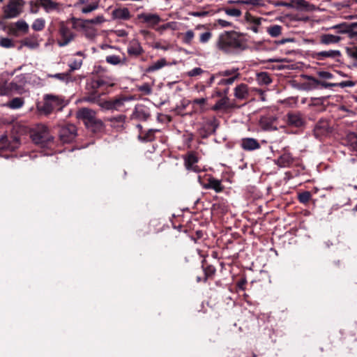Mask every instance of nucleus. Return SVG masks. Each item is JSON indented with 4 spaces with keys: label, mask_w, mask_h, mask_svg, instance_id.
Masks as SVG:
<instances>
[{
    "label": "nucleus",
    "mask_w": 357,
    "mask_h": 357,
    "mask_svg": "<svg viewBox=\"0 0 357 357\" xmlns=\"http://www.w3.org/2000/svg\"><path fill=\"white\" fill-rule=\"evenodd\" d=\"M97 90L91 88V90L86 92L83 97V101L97 104L101 98V94L98 93Z\"/></svg>",
    "instance_id": "27"
},
{
    "label": "nucleus",
    "mask_w": 357,
    "mask_h": 357,
    "mask_svg": "<svg viewBox=\"0 0 357 357\" xmlns=\"http://www.w3.org/2000/svg\"><path fill=\"white\" fill-rule=\"evenodd\" d=\"M203 72H204V70L201 68L197 67V68H195L192 69L191 70L188 71V75L189 77H195V76L201 75Z\"/></svg>",
    "instance_id": "60"
},
{
    "label": "nucleus",
    "mask_w": 357,
    "mask_h": 357,
    "mask_svg": "<svg viewBox=\"0 0 357 357\" xmlns=\"http://www.w3.org/2000/svg\"><path fill=\"white\" fill-rule=\"evenodd\" d=\"M112 16L114 19L127 20L130 18V13L127 8H116L112 11Z\"/></svg>",
    "instance_id": "29"
},
{
    "label": "nucleus",
    "mask_w": 357,
    "mask_h": 357,
    "mask_svg": "<svg viewBox=\"0 0 357 357\" xmlns=\"http://www.w3.org/2000/svg\"><path fill=\"white\" fill-rule=\"evenodd\" d=\"M238 68H232L230 70H225L222 72H220V75L222 76H230V75H234L236 73H238Z\"/></svg>",
    "instance_id": "62"
},
{
    "label": "nucleus",
    "mask_w": 357,
    "mask_h": 357,
    "mask_svg": "<svg viewBox=\"0 0 357 357\" xmlns=\"http://www.w3.org/2000/svg\"><path fill=\"white\" fill-rule=\"evenodd\" d=\"M133 115L135 118L142 121H146L150 117L149 112L142 107H136Z\"/></svg>",
    "instance_id": "35"
},
{
    "label": "nucleus",
    "mask_w": 357,
    "mask_h": 357,
    "mask_svg": "<svg viewBox=\"0 0 357 357\" xmlns=\"http://www.w3.org/2000/svg\"><path fill=\"white\" fill-rule=\"evenodd\" d=\"M20 145V139L16 136L8 137L6 135H3L0 137V151H13L18 149Z\"/></svg>",
    "instance_id": "7"
},
{
    "label": "nucleus",
    "mask_w": 357,
    "mask_h": 357,
    "mask_svg": "<svg viewBox=\"0 0 357 357\" xmlns=\"http://www.w3.org/2000/svg\"><path fill=\"white\" fill-rule=\"evenodd\" d=\"M105 22V18L102 15H100L96 16L94 18L89 19V20H82V27H86L87 25L92 24H101L102 23Z\"/></svg>",
    "instance_id": "34"
},
{
    "label": "nucleus",
    "mask_w": 357,
    "mask_h": 357,
    "mask_svg": "<svg viewBox=\"0 0 357 357\" xmlns=\"http://www.w3.org/2000/svg\"><path fill=\"white\" fill-rule=\"evenodd\" d=\"M105 61L107 63L114 66H116L119 64L126 65L127 63V59L126 57L121 59L120 56L116 55L107 56L105 58Z\"/></svg>",
    "instance_id": "31"
},
{
    "label": "nucleus",
    "mask_w": 357,
    "mask_h": 357,
    "mask_svg": "<svg viewBox=\"0 0 357 357\" xmlns=\"http://www.w3.org/2000/svg\"><path fill=\"white\" fill-rule=\"evenodd\" d=\"M91 88L94 89H98L101 87H109L112 86L114 83L112 80L109 78L99 77L96 79H93L91 83Z\"/></svg>",
    "instance_id": "24"
},
{
    "label": "nucleus",
    "mask_w": 357,
    "mask_h": 357,
    "mask_svg": "<svg viewBox=\"0 0 357 357\" xmlns=\"http://www.w3.org/2000/svg\"><path fill=\"white\" fill-rule=\"evenodd\" d=\"M234 96L238 100H245L249 96L248 86L245 84H240L234 89Z\"/></svg>",
    "instance_id": "23"
},
{
    "label": "nucleus",
    "mask_w": 357,
    "mask_h": 357,
    "mask_svg": "<svg viewBox=\"0 0 357 357\" xmlns=\"http://www.w3.org/2000/svg\"><path fill=\"white\" fill-rule=\"evenodd\" d=\"M252 91H255L257 94H259V96H260V99H261V101H265L266 100L265 92L262 89H257V88H253V89H252Z\"/></svg>",
    "instance_id": "63"
},
{
    "label": "nucleus",
    "mask_w": 357,
    "mask_h": 357,
    "mask_svg": "<svg viewBox=\"0 0 357 357\" xmlns=\"http://www.w3.org/2000/svg\"><path fill=\"white\" fill-rule=\"evenodd\" d=\"M36 3L41 6L44 10L49 13L52 11L58 13L62 10V4L52 0H36Z\"/></svg>",
    "instance_id": "12"
},
{
    "label": "nucleus",
    "mask_w": 357,
    "mask_h": 357,
    "mask_svg": "<svg viewBox=\"0 0 357 357\" xmlns=\"http://www.w3.org/2000/svg\"><path fill=\"white\" fill-rule=\"evenodd\" d=\"M15 26L17 30L22 31L24 33H27L29 31V25L28 24L23 20H18L15 22Z\"/></svg>",
    "instance_id": "48"
},
{
    "label": "nucleus",
    "mask_w": 357,
    "mask_h": 357,
    "mask_svg": "<svg viewBox=\"0 0 357 357\" xmlns=\"http://www.w3.org/2000/svg\"><path fill=\"white\" fill-rule=\"evenodd\" d=\"M82 65V59H79V60L75 59V60L73 61L68 65V66L70 68L68 73H70L71 74V73L73 72L74 70L79 69L81 68Z\"/></svg>",
    "instance_id": "51"
},
{
    "label": "nucleus",
    "mask_w": 357,
    "mask_h": 357,
    "mask_svg": "<svg viewBox=\"0 0 357 357\" xmlns=\"http://www.w3.org/2000/svg\"><path fill=\"white\" fill-rule=\"evenodd\" d=\"M267 32L272 37H277L281 34L282 26L280 25H274V26H270L268 28Z\"/></svg>",
    "instance_id": "46"
},
{
    "label": "nucleus",
    "mask_w": 357,
    "mask_h": 357,
    "mask_svg": "<svg viewBox=\"0 0 357 357\" xmlns=\"http://www.w3.org/2000/svg\"><path fill=\"white\" fill-rule=\"evenodd\" d=\"M332 132L329 122L326 119H320L314 126V135L316 138L327 136Z\"/></svg>",
    "instance_id": "9"
},
{
    "label": "nucleus",
    "mask_w": 357,
    "mask_h": 357,
    "mask_svg": "<svg viewBox=\"0 0 357 357\" xmlns=\"http://www.w3.org/2000/svg\"><path fill=\"white\" fill-rule=\"evenodd\" d=\"M24 104L23 98H14L6 104V106L12 109L21 108Z\"/></svg>",
    "instance_id": "36"
},
{
    "label": "nucleus",
    "mask_w": 357,
    "mask_h": 357,
    "mask_svg": "<svg viewBox=\"0 0 357 357\" xmlns=\"http://www.w3.org/2000/svg\"><path fill=\"white\" fill-rule=\"evenodd\" d=\"M139 90L144 93V94L146 95H149L152 92V89L151 87L150 86V85L147 83H145L144 84H142V86H140L139 87Z\"/></svg>",
    "instance_id": "57"
},
{
    "label": "nucleus",
    "mask_w": 357,
    "mask_h": 357,
    "mask_svg": "<svg viewBox=\"0 0 357 357\" xmlns=\"http://www.w3.org/2000/svg\"><path fill=\"white\" fill-rule=\"evenodd\" d=\"M202 268L204 273L203 281L206 282L208 278L213 277L215 275L216 269L212 265H207L206 266L202 265Z\"/></svg>",
    "instance_id": "40"
},
{
    "label": "nucleus",
    "mask_w": 357,
    "mask_h": 357,
    "mask_svg": "<svg viewBox=\"0 0 357 357\" xmlns=\"http://www.w3.org/2000/svg\"><path fill=\"white\" fill-rule=\"evenodd\" d=\"M0 46L4 48H10L15 46L13 40L8 38H0Z\"/></svg>",
    "instance_id": "49"
},
{
    "label": "nucleus",
    "mask_w": 357,
    "mask_h": 357,
    "mask_svg": "<svg viewBox=\"0 0 357 357\" xmlns=\"http://www.w3.org/2000/svg\"><path fill=\"white\" fill-rule=\"evenodd\" d=\"M137 18L142 20L143 23H146L152 27L159 24L161 21L160 17L155 13H140L137 15Z\"/></svg>",
    "instance_id": "15"
},
{
    "label": "nucleus",
    "mask_w": 357,
    "mask_h": 357,
    "mask_svg": "<svg viewBox=\"0 0 357 357\" xmlns=\"http://www.w3.org/2000/svg\"><path fill=\"white\" fill-rule=\"evenodd\" d=\"M45 26V20L43 18L35 20L31 25V28L36 31H42Z\"/></svg>",
    "instance_id": "42"
},
{
    "label": "nucleus",
    "mask_w": 357,
    "mask_h": 357,
    "mask_svg": "<svg viewBox=\"0 0 357 357\" xmlns=\"http://www.w3.org/2000/svg\"><path fill=\"white\" fill-rule=\"evenodd\" d=\"M245 20L248 24V29L252 30L254 33H259L261 31L260 26L261 24L262 18L256 17L252 15L249 13H246L245 15Z\"/></svg>",
    "instance_id": "14"
},
{
    "label": "nucleus",
    "mask_w": 357,
    "mask_h": 357,
    "mask_svg": "<svg viewBox=\"0 0 357 357\" xmlns=\"http://www.w3.org/2000/svg\"><path fill=\"white\" fill-rule=\"evenodd\" d=\"M64 106V100L61 96L45 94L43 101L37 104V109L40 113L47 116L54 111H61Z\"/></svg>",
    "instance_id": "2"
},
{
    "label": "nucleus",
    "mask_w": 357,
    "mask_h": 357,
    "mask_svg": "<svg viewBox=\"0 0 357 357\" xmlns=\"http://www.w3.org/2000/svg\"><path fill=\"white\" fill-rule=\"evenodd\" d=\"M356 83L353 81L347 80V81H343L340 83H335V86H339L340 88H344V87H352L354 86Z\"/></svg>",
    "instance_id": "59"
},
{
    "label": "nucleus",
    "mask_w": 357,
    "mask_h": 357,
    "mask_svg": "<svg viewBox=\"0 0 357 357\" xmlns=\"http://www.w3.org/2000/svg\"><path fill=\"white\" fill-rule=\"evenodd\" d=\"M204 189H213L215 192H221L224 190V186L222 185L221 181L210 176L208 183L203 184Z\"/></svg>",
    "instance_id": "21"
},
{
    "label": "nucleus",
    "mask_w": 357,
    "mask_h": 357,
    "mask_svg": "<svg viewBox=\"0 0 357 357\" xmlns=\"http://www.w3.org/2000/svg\"><path fill=\"white\" fill-rule=\"evenodd\" d=\"M228 3H243V4H250V5H258L259 4V0H238V1H229Z\"/></svg>",
    "instance_id": "56"
},
{
    "label": "nucleus",
    "mask_w": 357,
    "mask_h": 357,
    "mask_svg": "<svg viewBox=\"0 0 357 357\" xmlns=\"http://www.w3.org/2000/svg\"><path fill=\"white\" fill-rule=\"evenodd\" d=\"M219 10H223L227 15L236 17H240L242 14L241 10L238 8H222Z\"/></svg>",
    "instance_id": "44"
},
{
    "label": "nucleus",
    "mask_w": 357,
    "mask_h": 357,
    "mask_svg": "<svg viewBox=\"0 0 357 357\" xmlns=\"http://www.w3.org/2000/svg\"><path fill=\"white\" fill-rule=\"evenodd\" d=\"M340 37L333 34H322L320 36V43L324 45L337 43L340 40Z\"/></svg>",
    "instance_id": "30"
},
{
    "label": "nucleus",
    "mask_w": 357,
    "mask_h": 357,
    "mask_svg": "<svg viewBox=\"0 0 357 357\" xmlns=\"http://www.w3.org/2000/svg\"><path fill=\"white\" fill-rule=\"evenodd\" d=\"M347 146L354 151H357V134L355 132H350L347 135L346 138Z\"/></svg>",
    "instance_id": "32"
},
{
    "label": "nucleus",
    "mask_w": 357,
    "mask_h": 357,
    "mask_svg": "<svg viewBox=\"0 0 357 357\" xmlns=\"http://www.w3.org/2000/svg\"><path fill=\"white\" fill-rule=\"evenodd\" d=\"M216 24L222 28L231 27L233 25L231 22L222 19H218L216 20Z\"/></svg>",
    "instance_id": "61"
},
{
    "label": "nucleus",
    "mask_w": 357,
    "mask_h": 357,
    "mask_svg": "<svg viewBox=\"0 0 357 357\" xmlns=\"http://www.w3.org/2000/svg\"><path fill=\"white\" fill-rule=\"evenodd\" d=\"M99 7V1L93 2L91 4L87 5L81 9L82 13L87 14L96 10Z\"/></svg>",
    "instance_id": "47"
},
{
    "label": "nucleus",
    "mask_w": 357,
    "mask_h": 357,
    "mask_svg": "<svg viewBox=\"0 0 357 357\" xmlns=\"http://www.w3.org/2000/svg\"><path fill=\"white\" fill-rule=\"evenodd\" d=\"M47 77L58 79L66 83H68L69 82L72 81L71 75L68 72L63 73H56L54 75H48Z\"/></svg>",
    "instance_id": "39"
},
{
    "label": "nucleus",
    "mask_w": 357,
    "mask_h": 357,
    "mask_svg": "<svg viewBox=\"0 0 357 357\" xmlns=\"http://www.w3.org/2000/svg\"><path fill=\"white\" fill-rule=\"evenodd\" d=\"M9 83V87L10 89V91H11V93L14 92V91H17L20 89V86L15 82H8Z\"/></svg>",
    "instance_id": "64"
},
{
    "label": "nucleus",
    "mask_w": 357,
    "mask_h": 357,
    "mask_svg": "<svg viewBox=\"0 0 357 357\" xmlns=\"http://www.w3.org/2000/svg\"><path fill=\"white\" fill-rule=\"evenodd\" d=\"M235 107L236 105L231 102L227 96H224L221 99L216 102L211 109L213 111H219L221 109H233Z\"/></svg>",
    "instance_id": "18"
},
{
    "label": "nucleus",
    "mask_w": 357,
    "mask_h": 357,
    "mask_svg": "<svg viewBox=\"0 0 357 357\" xmlns=\"http://www.w3.org/2000/svg\"><path fill=\"white\" fill-rule=\"evenodd\" d=\"M59 33L61 38L57 40V44L59 47L68 45L75 37V34L63 21L59 23Z\"/></svg>",
    "instance_id": "6"
},
{
    "label": "nucleus",
    "mask_w": 357,
    "mask_h": 357,
    "mask_svg": "<svg viewBox=\"0 0 357 357\" xmlns=\"http://www.w3.org/2000/svg\"><path fill=\"white\" fill-rule=\"evenodd\" d=\"M94 133L102 132L105 130V124L100 119L96 118L91 123L86 126Z\"/></svg>",
    "instance_id": "28"
},
{
    "label": "nucleus",
    "mask_w": 357,
    "mask_h": 357,
    "mask_svg": "<svg viewBox=\"0 0 357 357\" xmlns=\"http://www.w3.org/2000/svg\"><path fill=\"white\" fill-rule=\"evenodd\" d=\"M8 85V82L0 85V96H8L12 93Z\"/></svg>",
    "instance_id": "53"
},
{
    "label": "nucleus",
    "mask_w": 357,
    "mask_h": 357,
    "mask_svg": "<svg viewBox=\"0 0 357 357\" xmlns=\"http://www.w3.org/2000/svg\"><path fill=\"white\" fill-rule=\"evenodd\" d=\"M213 33L210 31H207L200 34L199 42L202 44L207 43L212 38Z\"/></svg>",
    "instance_id": "50"
},
{
    "label": "nucleus",
    "mask_w": 357,
    "mask_h": 357,
    "mask_svg": "<svg viewBox=\"0 0 357 357\" xmlns=\"http://www.w3.org/2000/svg\"><path fill=\"white\" fill-rule=\"evenodd\" d=\"M24 5L23 0H9L3 7V18L12 19L18 17L22 13Z\"/></svg>",
    "instance_id": "4"
},
{
    "label": "nucleus",
    "mask_w": 357,
    "mask_h": 357,
    "mask_svg": "<svg viewBox=\"0 0 357 357\" xmlns=\"http://www.w3.org/2000/svg\"><path fill=\"white\" fill-rule=\"evenodd\" d=\"M311 197L312 194L309 191H304L298 195V199L302 204H307Z\"/></svg>",
    "instance_id": "45"
},
{
    "label": "nucleus",
    "mask_w": 357,
    "mask_h": 357,
    "mask_svg": "<svg viewBox=\"0 0 357 357\" xmlns=\"http://www.w3.org/2000/svg\"><path fill=\"white\" fill-rule=\"evenodd\" d=\"M211 12L208 10H201V11H192L189 12L188 15L193 17H204L209 15Z\"/></svg>",
    "instance_id": "54"
},
{
    "label": "nucleus",
    "mask_w": 357,
    "mask_h": 357,
    "mask_svg": "<svg viewBox=\"0 0 357 357\" xmlns=\"http://www.w3.org/2000/svg\"><path fill=\"white\" fill-rule=\"evenodd\" d=\"M59 135L63 143H70L77 135V128L73 124L66 125L60 128Z\"/></svg>",
    "instance_id": "8"
},
{
    "label": "nucleus",
    "mask_w": 357,
    "mask_h": 357,
    "mask_svg": "<svg viewBox=\"0 0 357 357\" xmlns=\"http://www.w3.org/2000/svg\"><path fill=\"white\" fill-rule=\"evenodd\" d=\"M167 64V62L165 59H160L153 63L152 65L149 66L146 69V73H152L156 70H158L165 66Z\"/></svg>",
    "instance_id": "37"
},
{
    "label": "nucleus",
    "mask_w": 357,
    "mask_h": 357,
    "mask_svg": "<svg viewBox=\"0 0 357 357\" xmlns=\"http://www.w3.org/2000/svg\"><path fill=\"white\" fill-rule=\"evenodd\" d=\"M96 112L94 110L87 107L81 108L76 113L77 118L82 121L86 126L91 123L96 118Z\"/></svg>",
    "instance_id": "10"
},
{
    "label": "nucleus",
    "mask_w": 357,
    "mask_h": 357,
    "mask_svg": "<svg viewBox=\"0 0 357 357\" xmlns=\"http://www.w3.org/2000/svg\"><path fill=\"white\" fill-rule=\"evenodd\" d=\"M175 26H176V22H170L166 23V24H162L160 26H159L158 29V31L160 33H162L166 29H171L174 30V29H175Z\"/></svg>",
    "instance_id": "55"
},
{
    "label": "nucleus",
    "mask_w": 357,
    "mask_h": 357,
    "mask_svg": "<svg viewBox=\"0 0 357 357\" xmlns=\"http://www.w3.org/2000/svg\"><path fill=\"white\" fill-rule=\"evenodd\" d=\"M239 76V73H236V75H234V76L229 77V78H227V79H222L218 84L220 85H231L232 84L234 81Z\"/></svg>",
    "instance_id": "52"
},
{
    "label": "nucleus",
    "mask_w": 357,
    "mask_h": 357,
    "mask_svg": "<svg viewBox=\"0 0 357 357\" xmlns=\"http://www.w3.org/2000/svg\"><path fill=\"white\" fill-rule=\"evenodd\" d=\"M195 37V33L192 30H188L183 34L182 42L184 44L191 45L192 40Z\"/></svg>",
    "instance_id": "43"
},
{
    "label": "nucleus",
    "mask_w": 357,
    "mask_h": 357,
    "mask_svg": "<svg viewBox=\"0 0 357 357\" xmlns=\"http://www.w3.org/2000/svg\"><path fill=\"white\" fill-rule=\"evenodd\" d=\"M132 99V97L125 96H119L110 100H102L100 98L97 105L105 110H119L124 106L126 101Z\"/></svg>",
    "instance_id": "5"
},
{
    "label": "nucleus",
    "mask_w": 357,
    "mask_h": 357,
    "mask_svg": "<svg viewBox=\"0 0 357 357\" xmlns=\"http://www.w3.org/2000/svg\"><path fill=\"white\" fill-rule=\"evenodd\" d=\"M298 10L311 11L315 8V6L305 0H292L288 5Z\"/></svg>",
    "instance_id": "22"
},
{
    "label": "nucleus",
    "mask_w": 357,
    "mask_h": 357,
    "mask_svg": "<svg viewBox=\"0 0 357 357\" xmlns=\"http://www.w3.org/2000/svg\"><path fill=\"white\" fill-rule=\"evenodd\" d=\"M125 120L126 116L123 114L106 119V121H108L111 123V126L117 130L123 129Z\"/></svg>",
    "instance_id": "26"
},
{
    "label": "nucleus",
    "mask_w": 357,
    "mask_h": 357,
    "mask_svg": "<svg viewBox=\"0 0 357 357\" xmlns=\"http://www.w3.org/2000/svg\"><path fill=\"white\" fill-rule=\"evenodd\" d=\"M31 137L33 142L36 144L46 146L48 143L53 141L54 137L50 133L47 126L45 125H38L32 131Z\"/></svg>",
    "instance_id": "3"
},
{
    "label": "nucleus",
    "mask_w": 357,
    "mask_h": 357,
    "mask_svg": "<svg viewBox=\"0 0 357 357\" xmlns=\"http://www.w3.org/2000/svg\"><path fill=\"white\" fill-rule=\"evenodd\" d=\"M244 34L235 31H225L221 33L216 40V48L225 54H230L236 50H243L246 48Z\"/></svg>",
    "instance_id": "1"
},
{
    "label": "nucleus",
    "mask_w": 357,
    "mask_h": 357,
    "mask_svg": "<svg viewBox=\"0 0 357 357\" xmlns=\"http://www.w3.org/2000/svg\"><path fill=\"white\" fill-rule=\"evenodd\" d=\"M341 53L340 50H330L327 51L314 52L312 54L313 59L316 60H324L326 58L335 59L340 57Z\"/></svg>",
    "instance_id": "16"
},
{
    "label": "nucleus",
    "mask_w": 357,
    "mask_h": 357,
    "mask_svg": "<svg viewBox=\"0 0 357 357\" xmlns=\"http://www.w3.org/2000/svg\"><path fill=\"white\" fill-rule=\"evenodd\" d=\"M287 123L289 126L300 128L305 124V119L299 112H289L287 114Z\"/></svg>",
    "instance_id": "13"
},
{
    "label": "nucleus",
    "mask_w": 357,
    "mask_h": 357,
    "mask_svg": "<svg viewBox=\"0 0 357 357\" xmlns=\"http://www.w3.org/2000/svg\"><path fill=\"white\" fill-rule=\"evenodd\" d=\"M256 80L259 85H268L272 82L269 74L266 72L257 73Z\"/></svg>",
    "instance_id": "33"
},
{
    "label": "nucleus",
    "mask_w": 357,
    "mask_h": 357,
    "mask_svg": "<svg viewBox=\"0 0 357 357\" xmlns=\"http://www.w3.org/2000/svg\"><path fill=\"white\" fill-rule=\"evenodd\" d=\"M127 52L130 56L137 57L144 53V50L137 40H132L128 45Z\"/></svg>",
    "instance_id": "19"
},
{
    "label": "nucleus",
    "mask_w": 357,
    "mask_h": 357,
    "mask_svg": "<svg viewBox=\"0 0 357 357\" xmlns=\"http://www.w3.org/2000/svg\"><path fill=\"white\" fill-rule=\"evenodd\" d=\"M22 43L24 46L28 47L31 49L36 48L39 46V43L37 42L36 36H33L31 38H26Z\"/></svg>",
    "instance_id": "38"
},
{
    "label": "nucleus",
    "mask_w": 357,
    "mask_h": 357,
    "mask_svg": "<svg viewBox=\"0 0 357 357\" xmlns=\"http://www.w3.org/2000/svg\"><path fill=\"white\" fill-rule=\"evenodd\" d=\"M183 160L185 167L188 171H192L195 172H199L201 171V169L197 165L199 159L194 152H190L183 156Z\"/></svg>",
    "instance_id": "11"
},
{
    "label": "nucleus",
    "mask_w": 357,
    "mask_h": 357,
    "mask_svg": "<svg viewBox=\"0 0 357 357\" xmlns=\"http://www.w3.org/2000/svg\"><path fill=\"white\" fill-rule=\"evenodd\" d=\"M156 131H158V130L149 129L144 135L141 133L139 135V138L143 142H151L155 139L154 133Z\"/></svg>",
    "instance_id": "41"
},
{
    "label": "nucleus",
    "mask_w": 357,
    "mask_h": 357,
    "mask_svg": "<svg viewBox=\"0 0 357 357\" xmlns=\"http://www.w3.org/2000/svg\"><path fill=\"white\" fill-rule=\"evenodd\" d=\"M293 162L294 158L286 148L284 149V153L276 160V164L280 167H289Z\"/></svg>",
    "instance_id": "20"
},
{
    "label": "nucleus",
    "mask_w": 357,
    "mask_h": 357,
    "mask_svg": "<svg viewBox=\"0 0 357 357\" xmlns=\"http://www.w3.org/2000/svg\"><path fill=\"white\" fill-rule=\"evenodd\" d=\"M259 125L264 130L270 131L277 130V127L275 126V119L272 117H261L259 121Z\"/></svg>",
    "instance_id": "25"
},
{
    "label": "nucleus",
    "mask_w": 357,
    "mask_h": 357,
    "mask_svg": "<svg viewBox=\"0 0 357 357\" xmlns=\"http://www.w3.org/2000/svg\"><path fill=\"white\" fill-rule=\"evenodd\" d=\"M241 147L247 151H252L260 149L259 142L252 137H245L241 140Z\"/></svg>",
    "instance_id": "17"
},
{
    "label": "nucleus",
    "mask_w": 357,
    "mask_h": 357,
    "mask_svg": "<svg viewBox=\"0 0 357 357\" xmlns=\"http://www.w3.org/2000/svg\"><path fill=\"white\" fill-rule=\"evenodd\" d=\"M317 75L324 79H331L333 78V75L328 71H318Z\"/></svg>",
    "instance_id": "58"
}]
</instances>
